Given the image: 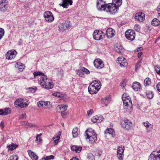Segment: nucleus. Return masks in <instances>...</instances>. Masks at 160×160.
<instances>
[{
  "instance_id": "34",
  "label": "nucleus",
  "mask_w": 160,
  "mask_h": 160,
  "mask_svg": "<svg viewBox=\"0 0 160 160\" xmlns=\"http://www.w3.org/2000/svg\"><path fill=\"white\" fill-rule=\"evenodd\" d=\"M60 135V133H59L58 135H55V136L52 138V139L53 140L54 142L55 145L57 144L59 142Z\"/></svg>"
},
{
  "instance_id": "23",
  "label": "nucleus",
  "mask_w": 160,
  "mask_h": 160,
  "mask_svg": "<svg viewBox=\"0 0 160 160\" xmlns=\"http://www.w3.org/2000/svg\"><path fill=\"white\" fill-rule=\"evenodd\" d=\"M103 118L102 116H95L92 118L91 121L93 122L99 123L102 122L103 120Z\"/></svg>"
},
{
  "instance_id": "39",
  "label": "nucleus",
  "mask_w": 160,
  "mask_h": 160,
  "mask_svg": "<svg viewBox=\"0 0 160 160\" xmlns=\"http://www.w3.org/2000/svg\"><path fill=\"white\" fill-rule=\"evenodd\" d=\"M42 135V134L40 133L37 135L36 137V141L37 142L38 144H41L42 143V139L41 137Z\"/></svg>"
},
{
  "instance_id": "25",
  "label": "nucleus",
  "mask_w": 160,
  "mask_h": 160,
  "mask_svg": "<svg viewBox=\"0 0 160 160\" xmlns=\"http://www.w3.org/2000/svg\"><path fill=\"white\" fill-rule=\"evenodd\" d=\"M69 25L66 23H60L59 25V28L61 32H63L65 30L68 29Z\"/></svg>"
},
{
  "instance_id": "48",
  "label": "nucleus",
  "mask_w": 160,
  "mask_h": 160,
  "mask_svg": "<svg viewBox=\"0 0 160 160\" xmlns=\"http://www.w3.org/2000/svg\"><path fill=\"white\" fill-rule=\"evenodd\" d=\"M154 68L157 73L160 75V65H157Z\"/></svg>"
},
{
  "instance_id": "62",
  "label": "nucleus",
  "mask_w": 160,
  "mask_h": 160,
  "mask_svg": "<svg viewBox=\"0 0 160 160\" xmlns=\"http://www.w3.org/2000/svg\"><path fill=\"white\" fill-rule=\"evenodd\" d=\"M78 84V83L76 81H74L73 82L72 84L73 85V86H74V88L77 87V85Z\"/></svg>"
},
{
  "instance_id": "30",
  "label": "nucleus",
  "mask_w": 160,
  "mask_h": 160,
  "mask_svg": "<svg viewBox=\"0 0 160 160\" xmlns=\"http://www.w3.org/2000/svg\"><path fill=\"white\" fill-rule=\"evenodd\" d=\"M141 88L140 84L138 82H134L133 83L132 85V88L135 91H138Z\"/></svg>"
},
{
  "instance_id": "59",
  "label": "nucleus",
  "mask_w": 160,
  "mask_h": 160,
  "mask_svg": "<svg viewBox=\"0 0 160 160\" xmlns=\"http://www.w3.org/2000/svg\"><path fill=\"white\" fill-rule=\"evenodd\" d=\"M22 65V64L20 62H18L16 63L15 66V67L16 68H18Z\"/></svg>"
},
{
  "instance_id": "19",
  "label": "nucleus",
  "mask_w": 160,
  "mask_h": 160,
  "mask_svg": "<svg viewBox=\"0 0 160 160\" xmlns=\"http://www.w3.org/2000/svg\"><path fill=\"white\" fill-rule=\"evenodd\" d=\"M142 124L145 128L147 132H149L151 131L153 129V125L150 123L148 121H146L142 122Z\"/></svg>"
},
{
  "instance_id": "9",
  "label": "nucleus",
  "mask_w": 160,
  "mask_h": 160,
  "mask_svg": "<svg viewBox=\"0 0 160 160\" xmlns=\"http://www.w3.org/2000/svg\"><path fill=\"white\" fill-rule=\"evenodd\" d=\"M17 52L14 49L8 50L6 54V59L8 60L14 59L16 57Z\"/></svg>"
},
{
  "instance_id": "42",
  "label": "nucleus",
  "mask_w": 160,
  "mask_h": 160,
  "mask_svg": "<svg viewBox=\"0 0 160 160\" xmlns=\"http://www.w3.org/2000/svg\"><path fill=\"white\" fill-rule=\"evenodd\" d=\"M26 92L28 93H34L36 91V89L32 88H26Z\"/></svg>"
},
{
  "instance_id": "33",
  "label": "nucleus",
  "mask_w": 160,
  "mask_h": 160,
  "mask_svg": "<svg viewBox=\"0 0 160 160\" xmlns=\"http://www.w3.org/2000/svg\"><path fill=\"white\" fill-rule=\"evenodd\" d=\"M79 133V131L78 128L75 127L73 128L72 132V134L73 138L77 137Z\"/></svg>"
},
{
  "instance_id": "55",
  "label": "nucleus",
  "mask_w": 160,
  "mask_h": 160,
  "mask_svg": "<svg viewBox=\"0 0 160 160\" xmlns=\"http://www.w3.org/2000/svg\"><path fill=\"white\" fill-rule=\"evenodd\" d=\"M93 112L92 109H90L87 112V114L88 117H90Z\"/></svg>"
},
{
  "instance_id": "21",
  "label": "nucleus",
  "mask_w": 160,
  "mask_h": 160,
  "mask_svg": "<svg viewBox=\"0 0 160 160\" xmlns=\"http://www.w3.org/2000/svg\"><path fill=\"white\" fill-rule=\"evenodd\" d=\"M145 18V16L144 13L142 12H138L136 13L135 19V20L139 22H142Z\"/></svg>"
},
{
  "instance_id": "27",
  "label": "nucleus",
  "mask_w": 160,
  "mask_h": 160,
  "mask_svg": "<svg viewBox=\"0 0 160 160\" xmlns=\"http://www.w3.org/2000/svg\"><path fill=\"white\" fill-rule=\"evenodd\" d=\"M71 148L72 151L78 153L80 152L82 149V147L77 145L71 146Z\"/></svg>"
},
{
  "instance_id": "43",
  "label": "nucleus",
  "mask_w": 160,
  "mask_h": 160,
  "mask_svg": "<svg viewBox=\"0 0 160 160\" xmlns=\"http://www.w3.org/2000/svg\"><path fill=\"white\" fill-rule=\"evenodd\" d=\"M3 115H6L11 112V110L9 108H6L5 109L3 110Z\"/></svg>"
},
{
  "instance_id": "57",
  "label": "nucleus",
  "mask_w": 160,
  "mask_h": 160,
  "mask_svg": "<svg viewBox=\"0 0 160 160\" xmlns=\"http://www.w3.org/2000/svg\"><path fill=\"white\" fill-rule=\"evenodd\" d=\"M141 62V60H140L138 62L137 64L135 67V69L136 70H137L140 66V63Z\"/></svg>"
},
{
  "instance_id": "40",
  "label": "nucleus",
  "mask_w": 160,
  "mask_h": 160,
  "mask_svg": "<svg viewBox=\"0 0 160 160\" xmlns=\"http://www.w3.org/2000/svg\"><path fill=\"white\" fill-rule=\"evenodd\" d=\"M151 83V80L149 78H146L144 81V85L146 86H148Z\"/></svg>"
},
{
  "instance_id": "8",
  "label": "nucleus",
  "mask_w": 160,
  "mask_h": 160,
  "mask_svg": "<svg viewBox=\"0 0 160 160\" xmlns=\"http://www.w3.org/2000/svg\"><path fill=\"white\" fill-rule=\"evenodd\" d=\"M38 107L40 108L47 109L50 108L51 106V104L49 101H39L37 103Z\"/></svg>"
},
{
  "instance_id": "53",
  "label": "nucleus",
  "mask_w": 160,
  "mask_h": 160,
  "mask_svg": "<svg viewBox=\"0 0 160 160\" xmlns=\"http://www.w3.org/2000/svg\"><path fill=\"white\" fill-rule=\"evenodd\" d=\"M81 68V71H82L83 72H84L87 74H88L90 73V71L87 68Z\"/></svg>"
},
{
  "instance_id": "1",
  "label": "nucleus",
  "mask_w": 160,
  "mask_h": 160,
  "mask_svg": "<svg viewBox=\"0 0 160 160\" xmlns=\"http://www.w3.org/2000/svg\"><path fill=\"white\" fill-rule=\"evenodd\" d=\"M39 82L42 88L47 90L52 89L54 86L52 81L48 78L46 75L42 77L41 80H39Z\"/></svg>"
},
{
  "instance_id": "52",
  "label": "nucleus",
  "mask_w": 160,
  "mask_h": 160,
  "mask_svg": "<svg viewBox=\"0 0 160 160\" xmlns=\"http://www.w3.org/2000/svg\"><path fill=\"white\" fill-rule=\"evenodd\" d=\"M25 126L26 128L32 127L35 126V125H33L32 123L26 122L25 123Z\"/></svg>"
},
{
  "instance_id": "44",
  "label": "nucleus",
  "mask_w": 160,
  "mask_h": 160,
  "mask_svg": "<svg viewBox=\"0 0 160 160\" xmlns=\"http://www.w3.org/2000/svg\"><path fill=\"white\" fill-rule=\"evenodd\" d=\"M54 159V157L53 155H51L48 156H47L46 157H43L42 158V160H51Z\"/></svg>"
},
{
  "instance_id": "45",
  "label": "nucleus",
  "mask_w": 160,
  "mask_h": 160,
  "mask_svg": "<svg viewBox=\"0 0 160 160\" xmlns=\"http://www.w3.org/2000/svg\"><path fill=\"white\" fill-rule=\"evenodd\" d=\"M146 95L148 98L151 99L153 97V94L152 92L149 91L146 92Z\"/></svg>"
},
{
  "instance_id": "12",
  "label": "nucleus",
  "mask_w": 160,
  "mask_h": 160,
  "mask_svg": "<svg viewBox=\"0 0 160 160\" xmlns=\"http://www.w3.org/2000/svg\"><path fill=\"white\" fill-rule=\"evenodd\" d=\"M103 34L101 31L95 30L93 34V38L96 40H100L103 38Z\"/></svg>"
},
{
  "instance_id": "61",
  "label": "nucleus",
  "mask_w": 160,
  "mask_h": 160,
  "mask_svg": "<svg viewBox=\"0 0 160 160\" xmlns=\"http://www.w3.org/2000/svg\"><path fill=\"white\" fill-rule=\"evenodd\" d=\"M157 90L160 92V82L158 83L157 85Z\"/></svg>"
},
{
  "instance_id": "18",
  "label": "nucleus",
  "mask_w": 160,
  "mask_h": 160,
  "mask_svg": "<svg viewBox=\"0 0 160 160\" xmlns=\"http://www.w3.org/2000/svg\"><path fill=\"white\" fill-rule=\"evenodd\" d=\"M115 34V31L111 28H108L106 31L105 35L108 38H111Z\"/></svg>"
},
{
  "instance_id": "37",
  "label": "nucleus",
  "mask_w": 160,
  "mask_h": 160,
  "mask_svg": "<svg viewBox=\"0 0 160 160\" xmlns=\"http://www.w3.org/2000/svg\"><path fill=\"white\" fill-rule=\"evenodd\" d=\"M151 24L155 26H158L160 24V21L157 18H154L152 20Z\"/></svg>"
},
{
  "instance_id": "14",
  "label": "nucleus",
  "mask_w": 160,
  "mask_h": 160,
  "mask_svg": "<svg viewBox=\"0 0 160 160\" xmlns=\"http://www.w3.org/2000/svg\"><path fill=\"white\" fill-rule=\"evenodd\" d=\"M8 7V3L6 0H2L0 2V10L4 12L7 10Z\"/></svg>"
},
{
  "instance_id": "2",
  "label": "nucleus",
  "mask_w": 160,
  "mask_h": 160,
  "mask_svg": "<svg viewBox=\"0 0 160 160\" xmlns=\"http://www.w3.org/2000/svg\"><path fill=\"white\" fill-rule=\"evenodd\" d=\"M101 83L99 80H95L92 82L88 88L89 93L92 94L96 93L100 89Z\"/></svg>"
},
{
  "instance_id": "4",
  "label": "nucleus",
  "mask_w": 160,
  "mask_h": 160,
  "mask_svg": "<svg viewBox=\"0 0 160 160\" xmlns=\"http://www.w3.org/2000/svg\"><path fill=\"white\" fill-rule=\"evenodd\" d=\"M96 7L98 10L100 11L106 12L107 4L103 0H97Z\"/></svg>"
},
{
  "instance_id": "13",
  "label": "nucleus",
  "mask_w": 160,
  "mask_h": 160,
  "mask_svg": "<svg viewBox=\"0 0 160 160\" xmlns=\"http://www.w3.org/2000/svg\"><path fill=\"white\" fill-rule=\"evenodd\" d=\"M122 124L123 128L126 130H130L132 127L131 122L128 119L124 120L122 122Z\"/></svg>"
},
{
  "instance_id": "29",
  "label": "nucleus",
  "mask_w": 160,
  "mask_h": 160,
  "mask_svg": "<svg viewBox=\"0 0 160 160\" xmlns=\"http://www.w3.org/2000/svg\"><path fill=\"white\" fill-rule=\"evenodd\" d=\"M22 108L26 107L29 104L30 102L26 99L22 98Z\"/></svg>"
},
{
  "instance_id": "11",
  "label": "nucleus",
  "mask_w": 160,
  "mask_h": 160,
  "mask_svg": "<svg viewBox=\"0 0 160 160\" xmlns=\"http://www.w3.org/2000/svg\"><path fill=\"white\" fill-rule=\"evenodd\" d=\"M123 102L124 109L128 112H130L132 110V103L131 100H127Z\"/></svg>"
},
{
  "instance_id": "15",
  "label": "nucleus",
  "mask_w": 160,
  "mask_h": 160,
  "mask_svg": "<svg viewBox=\"0 0 160 160\" xmlns=\"http://www.w3.org/2000/svg\"><path fill=\"white\" fill-rule=\"evenodd\" d=\"M117 62L121 67H126L128 65L126 59L123 57H119L117 59Z\"/></svg>"
},
{
  "instance_id": "51",
  "label": "nucleus",
  "mask_w": 160,
  "mask_h": 160,
  "mask_svg": "<svg viewBox=\"0 0 160 160\" xmlns=\"http://www.w3.org/2000/svg\"><path fill=\"white\" fill-rule=\"evenodd\" d=\"M61 113L63 118H67L68 116V112L67 111L61 112Z\"/></svg>"
},
{
  "instance_id": "3",
  "label": "nucleus",
  "mask_w": 160,
  "mask_h": 160,
  "mask_svg": "<svg viewBox=\"0 0 160 160\" xmlns=\"http://www.w3.org/2000/svg\"><path fill=\"white\" fill-rule=\"evenodd\" d=\"M86 138L88 139L89 142L92 143L97 140V135L95 131L91 129L87 130L85 132Z\"/></svg>"
},
{
  "instance_id": "54",
  "label": "nucleus",
  "mask_w": 160,
  "mask_h": 160,
  "mask_svg": "<svg viewBox=\"0 0 160 160\" xmlns=\"http://www.w3.org/2000/svg\"><path fill=\"white\" fill-rule=\"evenodd\" d=\"M52 95L53 96L58 97H60L62 95L59 92H58L53 93Z\"/></svg>"
},
{
  "instance_id": "22",
  "label": "nucleus",
  "mask_w": 160,
  "mask_h": 160,
  "mask_svg": "<svg viewBox=\"0 0 160 160\" xmlns=\"http://www.w3.org/2000/svg\"><path fill=\"white\" fill-rule=\"evenodd\" d=\"M33 75L35 78H37V77H38V81L39 80H41L42 79V77L46 76L44 73L39 71H36L34 72L33 73Z\"/></svg>"
},
{
  "instance_id": "5",
  "label": "nucleus",
  "mask_w": 160,
  "mask_h": 160,
  "mask_svg": "<svg viewBox=\"0 0 160 160\" xmlns=\"http://www.w3.org/2000/svg\"><path fill=\"white\" fill-rule=\"evenodd\" d=\"M43 17L45 21L48 23L52 22L54 18L52 13L49 11H47L43 14Z\"/></svg>"
},
{
  "instance_id": "50",
  "label": "nucleus",
  "mask_w": 160,
  "mask_h": 160,
  "mask_svg": "<svg viewBox=\"0 0 160 160\" xmlns=\"http://www.w3.org/2000/svg\"><path fill=\"white\" fill-rule=\"evenodd\" d=\"M83 72L81 71V68L80 70H78L77 71V73L80 77H84V75L83 73Z\"/></svg>"
},
{
  "instance_id": "41",
  "label": "nucleus",
  "mask_w": 160,
  "mask_h": 160,
  "mask_svg": "<svg viewBox=\"0 0 160 160\" xmlns=\"http://www.w3.org/2000/svg\"><path fill=\"white\" fill-rule=\"evenodd\" d=\"M105 132L106 134H108L111 135H113L114 134L113 130L111 128H107L105 130Z\"/></svg>"
},
{
  "instance_id": "16",
  "label": "nucleus",
  "mask_w": 160,
  "mask_h": 160,
  "mask_svg": "<svg viewBox=\"0 0 160 160\" xmlns=\"http://www.w3.org/2000/svg\"><path fill=\"white\" fill-rule=\"evenodd\" d=\"M94 66L96 68L100 69L104 67V64L102 61L100 59H95L93 62Z\"/></svg>"
},
{
  "instance_id": "47",
  "label": "nucleus",
  "mask_w": 160,
  "mask_h": 160,
  "mask_svg": "<svg viewBox=\"0 0 160 160\" xmlns=\"http://www.w3.org/2000/svg\"><path fill=\"white\" fill-rule=\"evenodd\" d=\"M18 157L16 155H13L10 157L8 160H18Z\"/></svg>"
},
{
  "instance_id": "6",
  "label": "nucleus",
  "mask_w": 160,
  "mask_h": 160,
  "mask_svg": "<svg viewBox=\"0 0 160 160\" xmlns=\"http://www.w3.org/2000/svg\"><path fill=\"white\" fill-rule=\"evenodd\" d=\"M118 10V9L111 3L107 4L106 12L114 14L117 13Z\"/></svg>"
},
{
  "instance_id": "20",
  "label": "nucleus",
  "mask_w": 160,
  "mask_h": 160,
  "mask_svg": "<svg viewBox=\"0 0 160 160\" xmlns=\"http://www.w3.org/2000/svg\"><path fill=\"white\" fill-rule=\"evenodd\" d=\"M62 3H60L59 5L64 8H67L69 5H71L72 4L73 0H62Z\"/></svg>"
},
{
  "instance_id": "35",
  "label": "nucleus",
  "mask_w": 160,
  "mask_h": 160,
  "mask_svg": "<svg viewBox=\"0 0 160 160\" xmlns=\"http://www.w3.org/2000/svg\"><path fill=\"white\" fill-rule=\"evenodd\" d=\"M18 145L16 143H12L7 146L8 150L13 151L16 148Z\"/></svg>"
},
{
  "instance_id": "32",
  "label": "nucleus",
  "mask_w": 160,
  "mask_h": 160,
  "mask_svg": "<svg viewBox=\"0 0 160 160\" xmlns=\"http://www.w3.org/2000/svg\"><path fill=\"white\" fill-rule=\"evenodd\" d=\"M22 98H19L14 102V105L15 107L22 108Z\"/></svg>"
},
{
  "instance_id": "31",
  "label": "nucleus",
  "mask_w": 160,
  "mask_h": 160,
  "mask_svg": "<svg viewBox=\"0 0 160 160\" xmlns=\"http://www.w3.org/2000/svg\"><path fill=\"white\" fill-rule=\"evenodd\" d=\"M68 106L65 104H61L57 106L58 110L61 111V112L66 111L67 110Z\"/></svg>"
},
{
  "instance_id": "7",
  "label": "nucleus",
  "mask_w": 160,
  "mask_h": 160,
  "mask_svg": "<svg viewBox=\"0 0 160 160\" xmlns=\"http://www.w3.org/2000/svg\"><path fill=\"white\" fill-rule=\"evenodd\" d=\"M135 32L131 29H128L125 32V36L128 40L132 41L135 38Z\"/></svg>"
},
{
  "instance_id": "64",
  "label": "nucleus",
  "mask_w": 160,
  "mask_h": 160,
  "mask_svg": "<svg viewBox=\"0 0 160 160\" xmlns=\"http://www.w3.org/2000/svg\"><path fill=\"white\" fill-rule=\"evenodd\" d=\"M157 12L158 14L160 16V6L158 7Z\"/></svg>"
},
{
  "instance_id": "24",
  "label": "nucleus",
  "mask_w": 160,
  "mask_h": 160,
  "mask_svg": "<svg viewBox=\"0 0 160 160\" xmlns=\"http://www.w3.org/2000/svg\"><path fill=\"white\" fill-rule=\"evenodd\" d=\"M28 152L29 156L32 160H38V156L36 154L31 150H28Z\"/></svg>"
},
{
  "instance_id": "28",
  "label": "nucleus",
  "mask_w": 160,
  "mask_h": 160,
  "mask_svg": "<svg viewBox=\"0 0 160 160\" xmlns=\"http://www.w3.org/2000/svg\"><path fill=\"white\" fill-rule=\"evenodd\" d=\"M122 0H112L111 2L118 9L122 4Z\"/></svg>"
},
{
  "instance_id": "60",
  "label": "nucleus",
  "mask_w": 160,
  "mask_h": 160,
  "mask_svg": "<svg viewBox=\"0 0 160 160\" xmlns=\"http://www.w3.org/2000/svg\"><path fill=\"white\" fill-rule=\"evenodd\" d=\"M26 116V115L25 113H23L19 117L20 118H25Z\"/></svg>"
},
{
  "instance_id": "63",
  "label": "nucleus",
  "mask_w": 160,
  "mask_h": 160,
  "mask_svg": "<svg viewBox=\"0 0 160 160\" xmlns=\"http://www.w3.org/2000/svg\"><path fill=\"white\" fill-rule=\"evenodd\" d=\"M4 122H1L0 124V127L2 128V129H3L4 127Z\"/></svg>"
},
{
  "instance_id": "56",
  "label": "nucleus",
  "mask_w": 160,
  "mask_h": 160,
  "mask_svg": "<svg viewBox=\"0 0 160 160\" xmlns=\"http://www.w3.org/2000/svg\"><path fill=\"white\" fill-rule=\"evenodd\" d=\"M25 66L24 65L22 64L20 67H19L18 68V70L20 72H22L25 69Z\"/></svg>"
},
{
  "instance_id": "26",
  "label": "nucleus",
  "mask_w": 160,
  "mask_h": 160,
  "mask_svg": "<svg viewBox=\"0 0 160 160\" xmlns=\"http://www.w3.org/2000/svg\"><path fill=\"white\" fill-rule=\"evenodd\" d=\"M111 101V98L110 95L105 97L101 99L102 103L106 106H107Z\"/></svg>"
},
{
  "instance_id": "38",
  "label": "nucleus",
  "mask_w": 160,
  "mask_h": 160,
  "mask_svg": "<svg viewBox=\"0 0 160 160\" xmlns=\"http://www.w3.org/2000/svg\"><path fill=\"white\" fill-rule=\"evenodd\" d=\"M116 51L117 52L120 53L124 51V48L120 45H117L115 48Z\"/></svg>"
},
{
  "instance_id": "49",
  "label": "nucleus",
  "mask_w": 160,
  "mask_h": 160,
  "mask_svg": "<svg viewBox=\"0 0 160 160\" xmlns=\"http://www.w3.org/2000/svg\"><path fill=\"white\" fill-rule=\"evenodd\" d=\"M5 33V31L4 29L0 28V40H1L4 36Z\"/></svg>"
},
{
  "instance_id": "36",
  "label": "nucleus",
  "mask_w": 160,
  "mask_h": 160,
  "mask_svg": "<svg viewBox=\"0 0 160 160\" xmlns=\"http://www.w3.org/2000/svg\"><path fill=\"white\" fill-rule=\"evenodd\" d=\"M122 99L123 102L127 101V100L129 101L131 100L130 97L126 93H124L122 95Z\"/></svg>"
},
{
  "instance_id": "17",
  "label": "nucleus",
  "mask_w": 160,
  "mask_h": 160,
  "mask_svg": "<svg viewBox=\"0 0 160 160\" xmlns=\"http://www.w3.org/2000/svg\"><path fill=\"white\" fill-rule=\"evenodd\" d=\"M149 159L153 160H160V150L157 152H152L149 156Z\"/></svg>"
},
{
  "instance_id": "58",
  "label": "nucleus",
  "mask_w": 160,
  "mask_h": 160,
  "mask_svg": "<svg viewBox=\"0 0 160 160\" xmlns=\"http://www.w3.org/2000/svg\"><path fill=\"white\" fill-rule=\"evenodd\" d=\"M134 28L137 31H139L140 30V26L138 24H136Z\"/></svg>"
},
{
  "instance_id": "46",
  "label": "nucleus",
  "mask_w": 160,
  "mask_h": 160,
  "mask_svg": "<svg viewBox=\"0 0 160 160\" xmlns=\"http://www.w3.org/2000/svg\"><path fill=\"white\" fill-rule=\"evenodd\" d=\"M88 158L90 160H95V157L91 153H88Z\"/></svg>"
},
{
  "instance_id": "10",
  "label": "nucleus",
  "mask_w": 160,
  "mask_h": 160,
  "mask_svg": "<svg viewBox=\"0 0 160 160\" xmlns=\"http://www.w3.org/2000/svg\"><path fill=\"white\" fill-rule=\"evenodd\" d=\"M124 150V146L120 145L117 148V157L119 160H123Z\"/></svg>"
}]
</instances>
